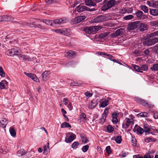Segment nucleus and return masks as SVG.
I'll return each mask as SVG.
<instances>
[{"instance_id":"nucleus-20","label":"nucleus","mask_w":158,"mask_h":158,"mask_svg":"<svg viewBox=\"0 0 158 158\" xmlns=\"http://www.w3.org/2000/svg\"><path fill=\"white\" fill-rule=\"evenodd\" d=\"M123 116L122 113H117L116 112H114L112 114V118H117L118 117L121 118Z\"/></svg>"},{"instance_id":"nucleus-45","label":"nucleus","mask_w":158,"mask_h":158,"mask_svg":"<svg viewBox=\"0 0 158 158\" xmlns=\"http://www.w3.org/2000/svg\"><path fill=\"white\" fill-rule=\"evenodd\" d=\"M142 71H147L148 70V67L147 65L146 64H143L142 65L141 68Z\"/></svg>"},{"instance_id":"nucleus-29","label":"nucleus","mask_w":158,"mask_h":158,"mask_svg":"<svg viewBox=\"0 0 158 158\" xmlns=\"http://www.w3.org/2000/svg\"><path fill=\"white\" fill-rule=\"evenodd\" d=\"M143 14V12L140 10H138L135 13V15L136 16L140 19L142 18V14Z\"/></svg>"},{"instance_id":"nucleus-33","label":"nucleus","mask_w":158,"mask_h":158,"mask_svg":"<svg viewBox=\"0 0 158 158\" xmlns=\"http://www.w3.org/2000/svg\"><path fill=\"white\" fill-rule=\"evenodd\" d=\"M106 129L109 133L112 132L114 130V128L111 125H109L107 126Z\"/></svg>"},{"instance_id":"nucleus-54","label":"nucleus","mask_w":158,"mask_h":158,"mask_svg":"<svg viewBox=\"0 0 158 158\" xmlns=\"http://www.w3.org/2000/svg\"><path fill=\"white\" fill-rule=\"evenodd\" d=\"M5 85L4 83V82L2 81L1 82H0V88L2 89H4L5 88Z\"/></svg>"},{"instance_id":"nucleus-31","label":"nucleus","mask_w":158,"mask_h":158,"mask_svg":"<svg viewBox=\"0 0 158 158\" xmlns=\"http://www.w3.org/2000/svg\"><path fill=\"white\" fill-rule=\"evenodd\" d=\"M140 9L143 10L145 13H148V9L147 6L145 5H141L140 6Z\"/></svg>"},{"instance_id":"nucleus-14","label":"nucleus","mask_w":158,"mask_h":158,"mask_svg":"<svg viewBox=\"0 0 158 158\" xmlns=\"http://www.w3.org/2000/svg\"><path fill=\"white\" fill-rule=\"evenodd\" d=\"M86 6L79 5L76 7L75 9L78 12H80L86 10Z\"/></svg>"},{"instance_id":"nucleus-62","label":"nucleus","mask_w":158,"mask_h":158,"mask_svg":"<svg viewBox=\"0 0 158 158\" xmlns=\"http://www.w3.org/2000/svg\"><path fill=\"white\" fill-rule=\"evenodd\" d=\"M134 53L136 54L137 56H139L141 54V52L140 51L135 50L134 51Z\"/></svg>"},{"instance_id":"nucleus-1","label":"nucleus","mask_w":158,"mask_h":158,"mask_svg":"<svg viewBox=\"0 0 158 158\" xmlns=\"http://www.w3.org/2000/svg\"><path fill=\"white\" fill-rule=\"evenodd\" d=\"M116 4L115 0H110L106 2L102 7L101 10L102 11H106Z\"/></svg>"},{"instance_id":"nucleus-60","label":"nucleus","mask_w":158,"mask_h":158,"mask_svg":"<svg viewBox=\"0 0 158 158\" xmlns=\"http://www.w3.org/2000/svg\"><path fill=\"white\" fill-rule=\"evenodd\" d=\"M67 106V107L69 108V110H71L72 109V105L71 102H69V104Z\"/></svg>"},{"instance_id":"nucleus-25","label":"nucleus","mask_w":158,"mask_h":158,"mask_svg":"<svg viewBox=\"0 0 158 158\" xmlns=\"http://www.w3.org/2000/svg\"><path fill=\"white\" fill-rule=\"evenodd\" d=\"M49 75L48 72L45 71L42 74V78L44 81H46L47 80L48 77Z\"/></svg>"},{"instance_id":"nucleus-30","label":"nucleus","mask_w":158,"mask_h":158,"mask_svg":"<svg viewBox=\"0 0 158 158\" xmlns=\"http://www.w3.org/2000/svg\"><path fill=\"white\" fill-rule=\"evenodd\" d=\"M134 69H135V71H136L137 72L139 73H143L142 71V69L139 66L134 65L133 66Z\"/></svg>"},{"instance_id":"nucleus-61","label":"nucleus","mask_w":158,"mask_h":158,"mask_svg":"<svg viewBox=\"0 0 158 158\" xmlns=\"http://www.w3.org/2000/svg\"><path fill=\"white\" fill-rule=\"evenodd\" d=\"M86 117V115L83 113H81L80 116V118H85Z\"/></svg>"},{"instance_id":"nucleus-3","label":"nucleus","mask_w":158,"mask_h":158,"mask_svg":"<svg viewBox=\"0 0 158 158\" xmlns=\"http://www.w3.org/2000/svg\"><path fill=\"white\" fill-rule=\"evenodd\" d=\"M19 52L18 49L16 48H13L8 50L6 52V54L10 56H14L15 55H18Z\"/></svg>"},{"instance_id":"nucleus-26","label":"nucleus","mask_w":158,"mask_h":158,"mask_svg":"<svg viewBox=\"0 0 158 158\" xmlns=\"http://www.w3.org/2000/svg\"><path fill=\"white\" fill-rule=\"evenodd\" d=\"M136 127H137L136 129L137 133L138 134H142L144 132L143 129L140 127H139L137 125H136L135 127V129H136Z\"/></svg>"},{"instance_id":"nucleus-2","label":"nucleus","mask_w":158,"mask_h":158,"mask_svg":"<svg viewBox=\"0 0 158 158\" xmlns=\"http://www.w3.org/2000/svg\"><path fill=\"white\" fill-rule=\"evenodd\" d=\"M110 19V16L109 15H100L95 18L94 21L95 23H100L106 21Z\"/></svg>"},{"instance_id":"nucleus-12","label":"nucleus","mask_w":158,"mask_h":158,"mask_svg":"<svg viewBox=\"0 0 158 158\" xmlns=\"http://www.w3.org/2000/svg\"><path fill=\"white\" fill-rule=\"evenodd\" d=\"M143 44L144 45L150 46L153 45L152 39H146L143 42Z\"/></svg>"},{"instance_id":"nucleus-39","label":"nucleus","mask_w":158,"mask_h":158,"mask_svg":"<svg viewBox=\"0 0 158 158\" xmlns=\"http://www.w3.org/2000/svg\"><path fill=\"white\" fill-rule=\"evenodd\" d=\"M71 127L69 123L64 122L61 125V128Z\"/></svg>"},{"instance_id":"nucleus-58","label":"nucleus","mask_w":158,"mask_h":158,"mask_svg":"<svg viewBox=\"0 0 158 158\" xmlns=\"http://www.w3.org/2000/svg\"><path fill=\"white\" fill-rule=\"evenodd\" d=\"M106 152L108 154H110L111 152V148L110 146H108L106 147Z\"/></svg>"},{"instance_id":"nucleus-57","label":"nucleus","mask_w":158,"mask_h":158,"mask_svg":"<svg viewBox=\"0 0 158 158\" xmlns=\"http://www.w3.org/2000/svg\"><path fill=\"white\" fill-rule=\"evenodd\" d=\"M140 102H141V104L145 106H148V104L146 102V101L143 100L141 99L140 100Z\"/></svg>"},{"instance_id":"nucleus-19","label":"nucleus","mask_w":158,"mask_h":158,"mask_svg":"<svg viewBox=\"0 0 158 158\" xmlns=\"http://www.w3.org/2000/svg\"><path fill=\"white\" fill-rule=\"evenodd\" d=\"M7 123L6 119H0V125L3 128L6 127Z\"/></svg>"},{"instance_id":"nucleus-37","label":"nucleus","mask_w":158,"mask_h":158,"mask_svg":"<svg viewBox=\"0 0 158 158\" xmlns=\"http://www.w3.org/2000/svg\"><path fill=\"white\" fill-rule=\"evenodd\" d=\"M43 22L48 25L52 26L53 21L45 19L43 20Z\"/></svg>"},{"instance_id":"nucleus-41","label":"nucleus","mask_w":158,"mask_h":158,"mask_svg":"<svg viewBox=\"0 0 158 158\" xmlns=\"http://www.w3.org/2000/svg\"><path fill=\"white\" fill-rule=\"evenodd\" d=\"M94 32L95 33L96 31H98L101 29L102 27L101 26H97L93 27Z\"/></svg>"},{"instance_id":"nucleus-28","label":"nucleus","mask_w":158,"mask_h":158,"mask_svg":"<svg viewBox=\"0 0 158 158\" xmlns=\"http://www.w3.org/2000/svg\"><path fill=\"white\" fill-rule=\"evenodd\" d=\"M2 21H8L11 19V17L8 15L2 16Z\"/></svg>"},{"instance_id":"nucleus-15","label":"nucleus","mask_w":158,"mask_h":158,"mask_svg":"<svg viewBox=\"0 0 158 158\" xmlns=\"http://www.w3.org/2000/svg\"><path fill=\"white\" fill-rule=\"evenodd\" d=\"M149 13L151 15L154 16H158V9H149Z\"/></svg>"},{"instance_id":"nucleus-46","label":"nucleus","mask_w":158,"mask_h":158,"mask_svg":"<svg viewBox=\"0 0 158 158\" xmlns=\"http://www.w3.org/2000/svg\"><path fill=\"white\" fill-rule=\"evenodd\" d=\"M5 73L3 71V69L2 67L0 66V76L2 77H5Z\"/></svg>"},{"instance_id":"nucleus-13","label":"nucleus","mask_w":158,"mask_h":158,"mask_svg":"<svg viewBox=\"0 0 158 158\" xmlns=\"http://www.w3.org/2000/svg\"><path fill=\"white\" fill-rule=\"evenodd\" d=\"M76 138V136L75 134H73L71 135L68 138V139L67 138L65 139V141L66 143H69L73 141Z\"/></svg>"},{"instance_id":"nucleus-47","label":"nucleus","mask_w":158,"mask_h":158,"mask_svg":"<svg viewBox=\"0 0 158 158\" xmlns=\"http://www.w3.org/2000/svg\"><path fill=\"white\" fill-rule=\"evenodd\" d=\"M89 146L88 145L84 146L82 148V150L84 152H86L88 150Z\"/></svg>"},{"instance_id":"nucleus-32","label":"nucleus","mask_w":158,"mask_h":158,"mask_svg":"<svg viewBox=\"0 0 158 158\" xmlns=\"http://www.w3.org/2000/svg\"><path fill=\"white\" fill-rule=\"evenodd\" d=\"M25 154V151L23 149H21L17 152V155L18 156H21Z\"/></svg>"},{"instance_id":"nucleus-52","label":"nucleus","mask_w":158,"mask_h":158,"mask_svg":"<svg viewBox=\"0 0 158 158\" xmlns=\"http://www.w3.org/2000/svg\"><path fill=\"white\" fill-rule=\"evenodd\" d=\"M54 31L56 33L62 34V29H57L55 30Z\"/></svg>"},{"instance_id":"nucleus-64","label":"nucleus","mask_w":158,"mask_h":158,"mask_svg":"<svg viewBox=\"0 0 158 158\" xmlns=\"http://www.w3.org/2000/svg\"><path fill=\"white\" fill-rule=\"evenodd\" d=\"M153 156L152 157L149 154H147L144 156V158H153Z\"/></svg>"},{"instance_id":"nucleus-21","label":"nucleus","mask_w":158,"mask_h":158,"mask_svg":"<svg viewBox=\"0 0 158 158\" xmlns=\"http://www.w3.org/2000/svg\"><path fill=\"white\" fill-rule=\"evenodd\" d=\"M71 33L70 30L69 29H62V34L66 35L69 36Z\"/></svg>"},{"instance_id":"nucleus-38","label":"nucleus","mask_w":158,"mask_h":158,"mask_svg":"<svg viewBox=\"0 0 158 158\" xmlns=\"http://www.w3.org/2000/svg\"><path fill=\"white\" fill-rule=\"evenodd\" d=\"M109 34V32H104L99 34L98 37L99 38H103L107 36Z\"/></svg>"},{"instance_id":"nucleus-40","label":"nucleus","mask_w":158,"mask_h":158,"mask_svg":"<svg viewBox=\"0 0 158 158\" xmlns=\"http://www.w3.org/2000/svg\"><path fill=\"white\" fill-rule=\"evenodd\" d=\"M108 109L106 108L104 110L103 114L102 115V118H106L108 114Z\"/></svg>"},{"instance_id":"nucleus-51","label":"nucleus","mask_w":158,"mask_h":158,"mask_svg":"<svg viewBox=\"0 0 158 158\" xmlns=\"http://www.w3.org/2000/svg\"><path fill=\"white\" fill-rule=\"evenodd\" d=\"M85 96L88 97V98H89L91 97L92 95V94L90 93L89 91H87L86 92H85Z\"/></svg>"},{"instance_id":"nucleus-16","label":"nucleus","mask_w":158,"mask_h":158,"mask_svg":"<svg viewBox=\"0 0 158 158\" xmlns=\"http://www.w3.org/2000/svg\"><path fill=\"white\" fill-rule=\"evenodd\" d=\"M85 2L86 6H95L96 5V3L91 0H85Z\"/></svg>"},{"instance_id":"nucleus-50","label":"nucleus","mask_w":158,"mask_h":158,"mask_svg":"<svg viewBox=\"0 0 158 158\" xmlns=\"http://www.w3.org/2000/svg\"><path fill=\"white\" fill-rule=\"evenodd\" d=\"M151 24L152 26H158V20L152 22Z\"/></svg>"},{"instance_id":"nucleus-17","label":"nucleus","mask_w":158,"mask_h":158,"mask_svg":"<svg viewBox=\"0 0 158 158\" xmlns=\"http://www.w3.org/2000/svg\"><path fill=\"white\" fill-rule=\"evenodd\" d=\"M138 26L139 27L140 30L141 31H143L147 29V25L145 24L141 23L139 24H138Z\"/></svg>"},{"instance_id":"nucleus-43","label":"nucleus","mask_w":158,"mask_h":158,"mask_svg":"<svg viewBox=\"0 0 158 158\" xmlns=\"http://www.w3.org/2000/svg\"><path fill=\"white\" fill-rule=\"evenodd\" d=\"M116 142L118 143H121L122 141V138L121 136H117L115 139Z\"/></svg>"},{"instance_id":"nucleus-8","label":"nucleus","mask_w":158,"mask_h":158,"mask_svg":"<svg viewBox=\"0 0 158 158\" xmlns=\"http://www.w3.org/2000/svg\"><path fill=\"white\" fill-rule=\"evenodd\" d=\"M139 23V21H136L129 24L127 28V30L131 31L134 30L137 27Z\"/></svg>"},{"instance_id":"nucleus-27","label":"nucleus","mask_w":158,"mask_h":158,"mask_svg":"<svg viewBox=\"0 0 158 158\" xmlns=\"http://www.w3.org/2000/svg\"><path fill=\"white\" fill-rule=\"evenodd\" d=\"M11 135L13 137H15L16 135V132L13 127H11L9 129Z\"/></svg>"},{"instance_id":"nucleus-44","label":"nucleus","mask_w":158,"mask_h":158,"mask_svg":"<svg viewBox=\"0 0 158 158\" xmlns=\"http://www.w3.org/2000/svg\"><path fill=\"white\" fill-rule=\"evenodd\" d=\"M79 145V143L77 142H75L72 144L71 146L73 148H76Z\"/></svg>"},{"instance_id":"nucleus-49","label":"nucleus","mask_w":158,"mask_h":158,"mask_svg":"<svg viewBox=\"0 0 158 158\" xmlns=\"http://www.w3.org/2000/svg\"><path fill=\"white\" fill-rule=\"evenodd\" d=\"M57 0H45V2L48 4H51L52 2H56Z\"/></svg>"},{"instance_id":"nucleus-4","label":"nucleus","mask_w":158,"mask_h":158,"mask_svg":"<svg viewBox=\"0 0 158 158\" xmlns=\"http://www.w3.org/2000/svg\"><path fill=\"white\" fill-rule=\"evenodd\" d=\"M125 33V30L124 28H120L117 30L114 33L110 35V37L115 38L118 36L124 35Z\"/></svg>"},{"instance_id":"nucleus-53","label":"nucleus","mask_w":158,"mask_h":158,"mask_svg":"<svg viewBox=\"0 0 158 158\" xmlns=\"http://www.w3.org/2000/svg\"><path fill=\"white\" fill-rule=\"evenodd\" d=\"M63 102L64 103L65 105L67 106L69 103V101L66 98H64L63 99Z\"/></svg>"},{"instance_id":"nucleus-18","label":"nucleus","mask_w":158,"mask_h":158,"mask_svg":"<svg viewBox=\"0 0 158 158\" xmlns=\"http://www.w3.org/2000/svg\"><path fill=\"white\" fill-rule=\"evenodd\" d=\"M134 124L133 119H127V120L124 124L125 128H127L131 124Z\"/></svg>"},{"instance_id":"nucleus-56","label":"nucleus","mask_w":158,"mask_h":158,"mask_svg":"<svg viewBox=\"0 0 158 158\" xmlns=\"http://www.w3.org/2000/svg\"><path fill=\"white\" fill-rule=\"evenodd\" d=\"M127 12V10L125 8H123L120 10V12L121 14H125Z\"/></svg>"},{"instance_id":"nucleus-34","label":"nucleus","mask_w":158,"mask_h":158,"mask_svg":"<svg viewBox=\"0 0 158 158\" xmlns=\"http://www.w3.org/2000/svg\"><path fill=\"white\" fill-rule=\"evenodd\" d=\"M96 106L95 103L92 101L89 103L88 107L89 108L92 109H94Z\"/></svg>"},{"instance_id":"nucleus-48","label":"nucleus","mask_w":158,"mask_h":158,"mask_svg":"<svg viewBox=\"0 0 158 158\" xmlns=\"http://www.w3.org/2000/svg\"><path fill=\"white\" fill-rule=\"evenodd\" d=\"M81 85V84L78 82H72L70 84V85L71 86H80Z\"/></svg>"},{"instance_id":"nucleus-42","label":"nucleus","mask_w":158,"mask_h":158,"mask_svg":"<svg viewBox=\"0 0 158 158\" xmlns=\"http://www.w3.org/2000/svg\"><path fill=\"white\" fill-rule=\"evenodd\" d=\"M133 16L132 15H129L125 16L123 18L124 19L126 20H129L132 19L133 18Z\"/></svg>"},{"instance_id":"nucleus-36","label":"nucleus","mask_w":158,"mask_h":158,"mask_svg":"<svg viewBox=\"0 0 158 158\" xmlns=\"http://www.w3.org/2000/svg\"><path fill=\"white\" fill-rule=\"evenodd\" d=\"M151 69L154 71L158 70V63L153 64L151 68Z\"/></svg>"},{"instance_id":"nucleus-24","label":"nucleus","mask_w":158,"mask_h":158,"mask_svg":"<svg viewBox=\"0 0 158 158\" xmlns=\"http://www.w3.org/2000/svg\"><path fill=\"white\" fill-rule=\"evenodd\" d=\"M49 143L48 142L46 145L44 146V152L43 153L45 155L48 154V152L49 149Z\"/></svg>"},{"instance_id":"nucleus-35","label":"nucleus","mask_w":158,"mask_h":158,"mask_svg":"<svg viewBox=\"0 0 158 158\" xmlns=\"http://www.w3.org/2000/svg\"><path fill=\"white\" fill-rule=\"evenodd\" d=\"M108 104V100H105L102 102L100 104V107L104 108Z\"/></svg>"},{"instance_id":"nucleus-9","label":"nucleus","mask_w":158,"mask_h":158,"mask_svg":"<svg viewBox=\"0 0 158 158\" xmlns=\"http://www.w3.org/2000/svg\"><path fill=\"white\" fill-rule=\"evenodd\" d=\"M67 20L66 18H62L55 19L53 21V22L55 24H61L66 22Z\"/></svg>"},{"instance_id":"nucleus-7","label":"nucleus","mask_w":158,"mask_h":158,"mask_svg":"<svg viewBox=\"0 0 158 158\" xmlns=\"http://www.w3.org/2000/svg\"><path fill=\"white\" fill-rule=\"evenodd\" d=\"M24 73L27 77L31 78L34 81L36 82H39V79L36 77L35 75L34 74L31 73H27L25 72H24Z\"/></svg>"},{"instance_id":"nucleus-23","label":"nucleus","mask_w":158,"mask_h":158,"mask_svg":"<svg viewBox=\"0 0 158 158\" xmlns=\"http://www.w3.org/2000/svg\"><path fill=\"white\" fill-rule=\"evenodd\" d=\"M148 114L145 112L140 113L137 115L138 118H145L148 117Z\"/></svg>"},{"instance_id":"nucleus-55","label":"nucleus","mask_w":158,"mask_h":158,"mask_svg":"<svg viewBox=\"0 0 158 158\" xmlns=\"http://www.w3.org/2000/svg\"><path fill=\"white\" fill-rule=\"evenodd\" d=\"M143 130L144 132H149L150 131V128L145 126H144V129Z\"/></svg>"},{"instance_id":"nucleus-5","label":"nucleus","mask_w":158,"mask_h":158,"mask_svg":"<svg viewBox=\"0 0 158 158\" xmlns=\"http://www.w3.org/2000/svg\"><path fill=\"white\" fill-rule=\"evenodd\" d=\"M85 18L84 16H79L72 19L71 23L73 24H76L83 21Z\"/></svg>"},{"instance_id":"nucleus-59","label":"nucleus","mask_w":158,"mask_h":158,"mask_svg":"<svg viewBox=\"0 0 158 158\" xmlns=\"http://www.w3.org/2000/svg\"><path fill=\"white\" fill-rule=\"evenodd\" d=\"M158 35V30L155 32H153L150 34V36H153Z\"/></svg>"},{"instance_id":"nucleus-10","label":"nucleus","mask_w":158,"mask_h":158,"mask_svg":"<svg viewBox=\"0 0 158 158\" xmlns=\"http://www.w3.org/2000/svg\"><path fill=\"white\" fill-rule=\"evenodd\" d=\"M64 55L69 58H72L76 56V54L74 51H69L65 52Z\"/></svg>"},{"instance_id":"nucleus-6","label":"nucleus","mask_w":158,"mask_h":158,"mask_svg":"<svg viewBox=\"0 0 158 158\" xmlns=\"http://www.w3.org/2000/svg\"><path fill=\"white\" fill-rule=\"evenodd\" d=\"M146 4L149 7L158 8V1L148 0L146 2Z\"/></svg>"},{"instance_id":"nucleus-11","label":"nucleus","mask_w":158,"mask_h":158,"mask_svg":"<svg viewBox=\"0 0 158 158\" xmlns=\"http://www.w3.org/2000/svg\"><path fill=\"white\" fill-rule=\"evenodd\" d=\"M83 30L85 33L89 34H94V33L93 26L85 27L84 28Z\"/></svg>"},{"instance_id":"nucleus-63","label":"nucleus","mask_w":158,"mask_h":158,"mask_svg":"<svg viewBox=\"0 0 158 158\" xmlns=\"http://www.w3.org/2000/svg\"><path fill=\"white\" fill-rule=\"evenodd\" d=\"M153 44L158 42V38H156L154 39H152Z\"/></svg>"},{"instance_id":"nucleus-22","label":"nucleus","mask_w":158,"mask_h":158,"mask_svg":"<svg viewBox=\"0 0 158 158\" xmlns=\"http://www.w3.org/2000/svg\"><path fill=\"white\" fill-rule=\"evenodd\" d=\"M20 57L23 60L26 61H30L31 60V58L29 56L26 55H21Z\"/></svg>"}]
</instances>
